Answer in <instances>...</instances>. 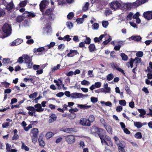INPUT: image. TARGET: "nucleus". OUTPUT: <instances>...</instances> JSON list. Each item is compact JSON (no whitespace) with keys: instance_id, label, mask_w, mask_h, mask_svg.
I'll return each mask as SVG.
<instances>
[{"instance_id":"nucleus-1","label":"nucleus","mask_w":152,"mask_h":152,"mask_svg":"<svg viewBox=\"0 0 152 152\" xmlns=\"http://www.w3.org/2000/svg\"><path fill=\"white\" fill-rule=\"evenodd\" d=\"M148 0H137L133 3H128L126 4V7L128 9H131L137 7L148 2Z\"/></svg>"},{"instance_id":"nucleus-2","label":"nucleus","mask_w":152,"mask_h":152,"mask_svg":"<svg viewBox=\"0 0 152 152\" xmlns=\"http://www.w3.org/2000/svg\"><path fill=\"white\" fill-rule=\"evenodd\" d=\"M1 29L5 35V37H7L11 34L12 28L10 24L5 23L2 27Z\"/></svg>"},{"instance_id":"nucleus-3","label":"nucleus","mask_w":152,"mask_h":152,"mask_svg":"<svg viewBox=\"0 0 152 152\" xmlns=\"http://www.w3.org/2000/svg\"><path fill=\"white\" fill-rule=\"evenodd\" d=\"M101 133H98V134L101 140V142L102 145L105 144L107 145L113 146V144L112 142H109V145H108V143L106 140L107 141H110L111 140V138L108 136L107 135H104L102 134Z\"/></svg>"},{"instance_id":"nucleus-4","label":"nucleus","mask_w":152,"mask_h":152,"mask_svg":"<svg viewBox=\"0 0 152 152\" xmlns=\"http://www.w3.org/2000/svg\"><path fill=\"white\" fill-rule=\"evenodd\" d=\"M122 2L120 0H115L109 3L111 9L114 10H116L120 9L121 6Z\"/></svg>"},{"instance_id":"nucleus-5","label":"nucleus","mask_w":152,"mask_h":152,"mask_svg":"<svg viewBox=\"0 0 152 152\" xmlns=\"http://www.w3.org/2000/svg\"><path fill=\"white\" fill-rule=\"evenodd\" d=\"M54 10V9L53 8L48 9L46 10L45 13L42 12V15L49 16L48 20L50 21L53 20L54 19L53 18V16L54 15L53 13Z\"/></svg>"},{"instance_id":"nucleus-6","label":"nucleus","mask_w":152,"mask_h":152,"mask_svg":"<svg viewBox=\"0 0 152 152\" xmlns=\"http://www.w3.org/2000/svg\"><path fill=\"white\" fill-rule=\"evenodd\" d=\"M65 139L68 144H72L75 141V136L72 135H69L65 136Z\"/></svg>"},{"instance_id":"nucleus-7","label":"nucleus","mask_w":152,"mask_h":152,"mask_svg":"<svg viewBox=\"0 0 152 152\" xmlns=\"http://www.w3.org/2000/svg\"><path fill=\"white\" fill-rule=\"evenodd\" d=\"M110 64L111 65V67L113 70H116L121 73L124 75L125 76V74L124 72V70L123 69L119 68V65L117 64L112 62L110 63Z\"/></svg>"},{"instance_id":"nucleus-8","label":"nucleus","mask_w":152,"mask_h":152,"mask_svg":"<svg viewBox=\"0 0 152 152\" xmlns=\"http://www.w3.org/2000/svg\"><path fill=\"white\" fill-rule=\"evenodd\" d=\"M90 131L91 133L92 134H94L97 132H98V133H104L105 132L104 130L103 129H99L95 127H92Z\"/></svg>"},{"instance_id":"nucleus-9","label":"nucleus","mask_w":152,"mask_h":152,"mask_svg":"<svg viewBox=\"0 0 152 152\" xmlns=\"http://www.w3.org/2000/svg\"><path fill=\"white\" fill-rule=\"evenodd\" d=\"M27 109L29 111L28 112V114L29 115L37 117L36 115L35 114L36 110L34 107L29 106L27 107Z\"/></svg>"},{"instance_id":"nucleus-10","label":"nucleus","mask_w":152,"mask_h":152,"mask_svg":"<svg viewBox=\"0 0 152 152\" xmlns=\"http://www.w3.org/2000/svg\"><path fill=\"white\" fill-rule=\"evenodd\" d=\"M143 16L148 20L152 19V12L148 11L144 12L143 14Z\"/></svg>"},{"instance_id":"nucleus-11","label":"nucleus","mask_w":152,"mask_h":152,"mask_svg":"<svg viewBox=\"0 0 152 152\" xmlns=\"http://www.w3.org/2000/svg\"><path fill=\"white\" fill-rule=\"evenodd\" d=\"M80 124L83 126H89L91 125L88 120L86 118H81L80 120Z\"/></svg>"},{"instance_id":"nucleus-12","label":"nucleus","mask_w":152,"mask_h":152,"mask_svg":"<svg viewBox=\"0 0 152 152\" xmlns=\"http://www.w3.org/2000/svg\"><path fill=\"white\" fill-rule=\"evenodd\" d=\"M47 2V1L46 0H44L41 1L40 4V10L42 12H44V10L46 8Z\"/></svg>"},{"instance_id":"nucleus-13","label":"nucleus","mask_w":152,"mask_h":152,"mask_svg":"<svg viewBox=\"0 0 152 152\" xmlns=\"http://www.w3.org/2000/svg\"><path fill=\"white\" fill-rule=\"evenodd\" d=\"M78 54H79V53L77 50H70V52L67 54V56L68 57H73Z\"/></svg>"},{"instance_id":"nucleus-14","label":"nucleus","mask_w":152,"mask_h":152,"mask_svg":"<svg viewBox=\"0 0 152 152\" xmlns=\"http://www.w3.org/2000/svg\"><path fill=\"white\" fill-rule=\"evenodd\" d=\"M23 57H24V63L25 64L29 61H31L32 60V56H30L27 54H23Z\"/></svg>"},{"instance_id":"nucleus-15","label":"nucleus","mask_w":152,"mask_h":152,"mask_svg":"<svg viewBox=\"0 0 152 152\" xmlns=\"http://www.w3.org/2000/svg\"><path fill=\"white\" fill-rule=\"evenodd\" d=\"M142 39V37L140 36H132L129 38V40H134V41L139 42Z\"/></svg>"},{"instance_id":"nucleus-16","label":"nucleus","mask_w":152,"mask_h":152,"mask_svg":"<svg viewBox=\"0 0 152 152\" xmlns=\"http://www.w3.org/2000/svg\"><path fill=\"white\" fill-rule=\"evenodd\" d=\"M23 42V39L18 38L12 42L11 45V46H15L20 44Z\"/></svg>"},{"instance_id":"nucleus-17","label":"nucleus","mask_w":152,"mask_h":152,"mask_svg":"<svg viewBox=\"0 0 152 152\" xmlns=\"http://www.w3.org/2000/svg\"><path fill=\"white\" fill-rule=\"evenodd\" d=\"M31 136H38L39 134L38 130L37 128H33L31 131Z\"/></svg>"},{"instance_id":"nucleus-18","label":"nucleus","mask_w":152,"mask_h":152,"mask_svg":"<svg viewBox=\"0 0 152 152\" xmlns=\"http://www.w3.org/2000/svg\"><path fill=\"white\" fill-rule=\"evenodd\" d=\"M134 126L138 129L141 128L143 126H144L147 124L146 123H142L140 122H134Z\"/></svg>"},{"instance_id":"nucleus-19","label":"nucleus","mask_w":152,"mask_h":152,"mask_svg":"<svg viewBox=\"0 0 152 152\" xmlns=\"http://www.w3.org/2000/svg\"><path fill=\"white\" fill-rule=\"evenodd\" d=\"M36 111L38 112H41L44 111V109L42 108L40 104H37L34 105Z\"/></svg>"},{"instance_id":"nucleus-20","label":"nucleus","mask_w":152,"mask_h":152,"mask_svg":"<svg viewBox=\"0 0 152 152\" xmlns=\"http://www.w3.org/2000/svg\"><path fill=\"white\" fill-rule=\"evenodd\" d=\"M14 5L12 1L8 3L6 7L7 10L9 11L13 9Z\"/></svg>"},{"instance_id":"nucleus-21","label":"nucleus","mask_w":152,"mask_h":152,"mask_svg":"<svg viewBox=\"0 0 152 152\" xmlns=\"http://www.w3.org/2000/svg\"><path fill=\"white\" fill-rule=\"evenodd\" d=\"M57 118L56 115L55 114H52L50 117L48 121L49 123H51L55 121Z\"/></svg>"},{"instance_id":"nucleus-22","label":"nucleus","mask_w":152,"mask_h":152,"mask_svg":"<svg viewBox=\"0 0 152 152\" xmlns=\"http://www.w3.org/2000/svg\"><path fill=\"white\" fill-rule=\"evenodd\" d=\"M134 61V60L132 58H131L130 59L129 61L126 63V65L128 67H129L130 66V67L132 68L133 67V64Z\"/></svg>"},{"instance_id":"nucleus-23","label":"nucleus","mask_w":152,"mask_h":152,"mask_svg":"<svg viewBox=\"0 0 152 152\" xmlns=\"http://www.w3.org/2000/svg\"><path fill=\"white\" fill-rule=\"evenodd\" d=\"M45 50V48L44 47H40L37 49L35 48L33 50V51L34 52H42L43 51Z\"/></svg>"},{"instance_id":"nucleus-24","label":"nucleus","mask_w":152,"mask_h":152,"mask_svg":"<svg viewBox=\"0 0 152 152\" xmlns=\"http://www.w3.org/2000/svg\"><path fill=\"white\" fill-rule=\"evenodd\" d=\"M107 132L110 134H112V130L111 127L109 125H106L104 126Z\"/></svg>"},{"instance_id":"nucleus-25","label":"nucleus","mask_w":152,"mask_h":152,"mask_svg":"<svg viewBox=\"0 0 152 152\" xmlns=\"http://www.w3.org/2000/svg\"><path fill=\"white\" fill-rule=\"evenodd\" d=\"M24 19V16L23 15H19L16 18V20L17 22L18 23H20L23 21Z\"/></svg>"},{"instance_id":"nucleus-26","label":"nucleus","mask_w":152,"mask_h":152,"mask_svg":"<svg viewBox=\"0 0 152 152\" xmlns=\"http://www.w3.org/2000/svg\"><path fill=\"white\" fill-rule=\"evenodd\" d=\"M88 48L90 52L94 51L95 50V46L94 44H91L88 46Z\"/></svg>"},{"instance_id":"nucleus-27","label":"nucleus","mask_w":152,"mask_h":152,"mask_svg":"<svg viewBox=\"0 0 152 152\" xmlns=\"http://www.w3.org/2000/svg\"><path fill=\"white\" fill-rule=\"evenodd\" d=\"M26 64V66L28 69L32 68L33 66V62L32 61V60L31 61H29Z\"/></svg>"},{"instance_id":"nucleus-28","label":"nucleus","mask_w":152,"mask_h":152,"mask_svg":"<svg viewBox=\"0 0 152 152\" xmlns=\"http://www.w3.org/2000/svg\"><path fill=\"white\" fill-rule=\"evenodd\" d=\"M78 106L81 109H87L88 108L91 107V106L87 105L86 104H78Z\"/></svg>"},{"instance_id":"nucleus-29","label":"nucleus","mask_w":152,"mask_h":152,"mask_svg":"<svg viewBox=\"0 0 152 152\" xmlns=\"http://www.w3.org/2000/svg\"><path fill=\"white\" fill-rule=\"evenodd\" d=\"M55 134L52 132H48L46 134V137L47 139H49L51 137L54 135Z\"/></svg>"},{"instance_id":"nucleus-30","label":"nucleus","mask_w":152,"mask_h":152,"mask_svg":"<svg viewBox=\"0 0 152 152\" xmlns=\"http://www.w3.org/2000/svg\"><path fill=\"white\" fill-rule=\"evenodd\" d=\"M88 119L89 121L90 124H91V122H92L95 121V118L94 116L93 115H90L88 117Z\"/></svg>"},{"instance_id":"nucleus-31","label":"nucleus","mask_w":152,"mask_h":152,"mask_svg":"<svg viewBox=\"0 0 152 152\" xmlns=\"http://www.w3.org/2000/svg\"><path fill=\"white\" fill-rule=\"evenodd\" d=\"M117 145L118 146V148H119L122 147V148H125V142L122 141H121L119 143L117 144Z\"/></svg>"},{"instance_id":"nucleus-32","label":"nucleus","mask_w":152,"mask_h":152,"mask_svg":"<svg viewBox=\"0 0 152 152\" xmlns=\"http://www.w3.org/2000/svg\"><path fill=\"white\" fill-rule=\"evenodd\" d=\"M104 88L106 90V92L107 93H109L110 90V87H108V84L107 83H106L104 85Z\"/></svg>"},{"instance_id":"nucleus-33","label":"nucleus","mask_w":152,"mask_h":152,"mask_svg":"<svg viewBox=\"0 0 152 152\" xmlns=\"http://www.w3.org/2000/svg\"><path fill=\"white\" fill-rule=\"evenodd\" d=\"M22 142V146H21V148L22 149H24L26 151H28L29 150V148L24 143L22 142Z\"/></svg>"},{"instance_id":"nucleus-34","label":"nucleus","mask_w":152,"mask_h":152,"mask_svg":"<svg viewBox=\"0 0 152 152\" xmlns=\"http://www.w3.org/2000/svg\"><path fill=\"white\" fill-rule=\"evenodd\" d=\"M121 56L122 57V60L124 61L127 60L128 57L124 53H122L121 54Z\"/></svg>"},{"instance_id":"nucleus-35","label":"nucleus","mask_w":152,"mask_h":152,"mask_svg":"<svg viewBox=\"0 0 152 152\" xmlns=\"http://www.w3.org/2000/svg\"><path fill=\"white\" fill-rule=\"evenodd\" d=\"M39 145L41 147H43L45 145V143L42 139H40V137L39 139Z\"/></svg>"},{"instance_id":"nucleus-36","label":"nucleus","mask_w":152,"mask_h":152,"mask_svg":"<svg viewBox=\"0 0 152 152\" xmlns=\"http://www.w3.org/2000/svg\"><path fill=\"white\" fill-rule=\"evenodd\" d=\"M27 3V1L26 0L20 2L19 4V5L20 7H25Z\"/></svg>"},{"instance_id":"nucleus-37","label":"nucleus","mask_w":152,"mask_h":152,"mask_svg":"<svg viewBox=\"0 0 152 152\" xmlns=\"http://www.w3.org/2000/svg\"><path fill=\"white\" fill-rule=\"evenodd\" d=\"M134 137L136 138L140 139L142 137V135L140 132H137L135 134Z\"/></svg>"},{"instance_id":"nucleus-38","label":"nucleus","mask_w":152,"mask_h":152,"mask_svg":"<svg viewBox=\"0 0 152 152\" xmlns=\"http://www.w3.org/2000/svg\"><path fill=\"white\" fill-rule=\"evenodd\" d=\"M23 61L24 57H23V55L22 56L18 58L17 62L19 64H22Z\"/></svg>"},{"instance_id":"nucleus-39","label":"nucleus","mask_w":152,"mask_h":152,"mask_svg":"<svg viewBox=\"0 0 152 152\" xmlns=\"http://www.w3.org/2000/svg\"><path fill=\"white\" fill-rule=\"evenodd\" d=\"M114 77L113 74L112 73L108 74L107 77V79L108 81H110L113 79Z\"/></svg>"},{"instance_id":"nucleus-40","label":"nucleus","mask_w":152,"mask_h":152,"mask_svg":"<svg viewBox=\"0 0 152 152\" xmlns=\"http://www.w3.org/2000/svg\"><path fill=\"white\" fill-rule=\"evenodd\" d=\"M64 132L67 133L72 132L75 131L74 130V129L70 128H66L64 129Z\"/></svg>"},{"instance_id":"nucleus-41","label":"nucleus","mask_w":152,"mask_h":152,"mask_svg":"<svg viewBox=\"0 0 152 152\" xmlns=\"http://www.w3.org/2000/svg\"><path fill=\"white\" fill-rule=\"evenodd\" d=\"M10 59L9 58H4L2 60V63L4 64H7L10 62Z\"/></svg>"},{"instance_id":"nucleus-42","label":"nucleus","mask_w":152,"mask_h":152,"mask_svg":"<svg viewBox=\"0 0 152 152\" xmlns=\"http://www.w3.org/2000/svg\"><path fill=\"white\" fill-rule=\"evenodd\" d=\"M70 36L68 35H67L64 37V41H67L69 42L71 40V39L70 38Z\"/></svg>"},{"instance_id":"nucleus-43","label":"nucleus","mask_w":152,"mask_h":152,"mask_svg":"<svg viewBox=\"0 0 152 152\" xmlns=\"http://www.w3.org/2000/svg\"><path fill=\"white\" fill-rule=\"evenodd\" d=\"M89 6V3L88 2H86L85 6L83 8V10L84 11H86L88 10V7Z\"/></svg>"},{"instance_id":"nucleus-44","label":"nucleus","mask_w":152,"mask_h":152,"mask_svg":"<svg viewBox=\"0 0 152 152\" xmlns=\"http://www.w3.org/2000/svg\"><path fill=\"white\" fill-rule=\"evenodd\" d=\"M124 88L127 94H131V91H130L129 87L128 86H125Z\"/></svg>"},{"instance_id":"nucleus-45","label":"nucleus","mask_w":152,"mask_h":152,"mask_svg":"<svg viewBox=\"0 0 152 152\" xmlns=\"http://www.w3.org/2000/svg\"><path fill=\"white\" fill-rule=\"evenodd\" d=\"M58 4L59 5L65 4H66V0H57Z\"/></svg>"},{"instance_id":"nucleus-46","label":"nucleus","mask_w":152,"mask_h":152,"mask_svg":"<svg viewBox=\"0 0 152 152\" xmlns=\"http://www.w3.org/2000/svg\"><path fill=\"white\" fill-rule=\"evenodd\" d=\"M32 142L34 143H35L37 141L38 136H31Z\"/></svg>"},{"instance_id":"nucleus-47","label":"nucleus","mask_w":152,"mask_h":152,"mask_svg":"<svg viewBox=\"0 0 152 152\" xmlns=\"http://www.w3.org/2000/svg\"><path fill=\"white\" fill-rule=\"evenodd\" d=\"M134 59V61H136L135 63L136 64H137V65L138 64H139L142 61V59L140 58L137 57H136Z\"/></svg>"},{"instance_id":"nucleus-48","label":"nucleus","mask_w":152,"mask_h":152,"mask_svg":"<svg viewBox=\"0 0 152 152\" xmlns=\"http://www.w3.org/2000/svg\"><path fill=\"white\" fill-rule=\"evenodd\" d=\"M1 84L4 86L6 88H8L9 87L10 84L6 81L3 82L1 83Z\"/></svg>"},{"instance_id":"nucleus-49","label":"nucleus","mask_w":152,"mask_h":152,"mask_svg":"<svg viewBox=\"0 0 152 152\" xmlns=\"http://www.w3.org/2000/svg\"><path fill=\"white\" fill-rule=\"evenodd\" d=\"M102 24L104 27L106 28L108 25V22L107 21H103L102 22Z\"/></svg>"},{"instance_id":"nucleus-50","label":"nucleus","mask_w":152,"mask_h":152,"mask_svg":"<svg viewBox=\"0 0 152 152\" xmlns=\"http://www.w3.org/2000/svg\"><path fill=\"white\" fill-rule=\"evenodd\" d=\"M6 150L7 152H10V151L11 150V145L7 143L6 144Z\"/></svg>"},{"instance_id":"nucleus-51","label":"nucleus","mask_w":152,"mask_h":152,"mask_svg":"<svg viewBox=\"0 0 152 152\" xmlns=\"http://www.w3.org/2000/svg\"><path fill=\"white\" fill-rule=\"evenodd\" d=\"M91 39L89 37H86V39L85 40V43L87 44H90L91 43Z\"/></svg>"},{"instance_id":"nucleus-52","label":"nucleus","mask_w":152,"mask_h":152,"mask_svg":"<svg viewBox=\"0 0 152 152\" xmlns=\"http://www.w3.org/2000/svg\"><path fill=\"white\" fill-rule=\"evenodd\" d=\"M19 136L17 134H14L13 136L12 139V140H16L19 138Z\"/></svg>"},{"instance_id":"nucleus-53","label":"nucleus","mask_w":152,"mask_h":152,"mask_svg":"<svg viewBox=\"0 0 152 152\" xmlns=\"http://www.w3.org/2000/svg\"><path fill=\"white\" fill-rule=\"evenodd\" d=\"M143 55V53L142 51H138L136 54V56L137 57H142Z\"/></svg>"},{"instance_id":"nucleus-54","label":"nucleus","mask_w":152,"mask_h":152,"mask_svg":"<svg viewBox=\"0 0 152 152\" xmlns=\"http://www.w3.org/2000/svg\"><path fill=\"white\" fill-rule=\"evenodd\" d=\"M74 16V14L73 12H70L67 15V18L68 19L72 18Z\"/></svg>"},{"instance_id":"nucleus-55","label":"nucleus","mask_w":152,"mask_h":152,"mask_svg":"<svg viewBox=\"0 0 152 152\" xmlns=\"http://www.w3.org/2000/svg\"><path fill=\"white\" fill-rule=\"evenodd\" d=\"M101 103L102 104H105V105L107 106L111 107L112 106V103L110 102H102Z\"/></svg>"},{"instance_id":"nucleus-56","label":"nucleus","mask_w":152,"mask_h":152,"mask_svg":"<svg viewBox=\"0 0 152 152\" xmlns=\"http://www.w3.org/2000/svg\"><path fill=\"white\" fill-rule=\"evenodd\" d=\"M119 104L123 106H125L126 104V102L124 100H120L119 101Z\"/></svg>"},{"instance_id":"nucleus-57","label":"nucleus","mask_w":152,"mask_h":152,"mask_svg":"<svg viewBox=\"0 0 152 152\" xmlns=\"http://www.w3.org/2000/svg\"><path fill=\"white\" fill-rule=\"evenodd\" d=\"M133 15V14L132 12H130L126 17V19L127 20H131L132 19Z\"/></svg>"},{"instance_id":"nucleus-58","label":"nucleus","mask_w":152,"mask_h":152,"mask_svg":"<svg viewBox=\"0 0 152 152\" xmlns=\"http://www.w3.org/2000/svg\"><path fill=\"white\" fill-rule=\"evenodd\" d=\"M138 111L140 113L142 114V115H144L146 114V112L143 109H138Z\"/></svg>"},{"instance_id":"nucleus-59","label":"nucleus","mask_w":152,"mask_h":152,"mask_svg":"<svg viewBox=\"0 0 152 152\" xmlns=\"http://www.w3.org/2000/svg\"><path fill=\"white\" fill-rule=\"evenodd\" d=\"M81 83L82 85H88L89 84V82L86 80H83L81 81Z\"/></svg>"},{"instance_id":"nucleus-60","label":"nucleus","mask_w":152,"mask_h":152,"mask_svg":"<svg viewBox=\"0 0 152 152\" xmlns=\"http://www.w3.org/2000/svg\"><path fill=\"white\" fill-rule=\"evenodd\" d=\"M10 125V123L7 122H5L2 125V127L3 128H5L9 126Z\"/></svg>"},{"instance_id":"nucleus-61","label":"nucleus","mask_w":152,"mask_h":152,"mask_svg":"<svg viewBox=\"0 0 152 152\" xmlns=\"http://www.w3.org/2000/svg\"><path fill=\"white\" fill-rule=\"evenodd\" d=\"M55 43L54 42H51L47 46L49 48H51L52 47L55 46Z\"/></svg>"},{"instance_id":"nucleus-62","label":"nucleus","mask_w":152,"mask_h":152,"mask_svg":"<svg viewBox=\"0 0 152 152\" xmlns=\"http://www.w3.org/2000/svg\"><path fill=\"white\" fill-rule=\"evenodd\" d=\"M121 47V45L118 44V45H115L114 48V49L116 51L119 50Z\"/></svg>"},{"instance_id":"nucleus-63","label":"nucleus","mask_w":152,"mask_h":152,"mask_svg":"<svg viewBox=\"0 0 152 152\" xmlns=\"http://www.w3.org/2000/svg\"><path fill=\"white\" fill-rule=\"evenodd\" d=\"M140 16V13L139 12H137L133 16V18L134 19H137L139 18V17Z\"/></svg>"},{"instance_id":"nucleus-64","label":"nucleus","mask_w":152,"mask_h":152,"mask_svg":"<svg viewBox=\"0 0 152 152\" xmlns=\"http://www.w3.org/2000/svg\"><path fill=\"white\" fill-rule=\"evenodd\" d=\"M95 87L96 88H99L101 86V83L100 82L95 83L94 84Z\"/></svg>"}]
</instances>
